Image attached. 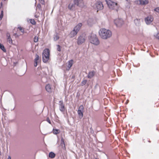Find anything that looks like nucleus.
<instances>
[{"label": "nucleus", "mask_w": 159, "mask_h": 159, "mask_svg": "<svg viewBox=\"0 0 159 159\" xmlns=\"http://www.w3.org/2000/svg\"><path fill=\"white\" fill-rule=\"evenodd\" d=\"M59 39V37L57 35H56L54 37V40L56 41V40H58Z\"/></svg>", "instance_id": "34"}, {"label": "nucleus", "mask_w": 159, "mask_h": 159, "mask_svg": "<svg viewBox=\"0 0 159 159\" xmlns=\"http://www.w3.org/2000/svg\"><path fill=\"white\" fill-rule=\"evenodd\" d=\"M95 72L94 71H91L89 72L87 77L89 79L92 78L94 75Z\"/></svg>", "instance_id": "14"}, {"label": "nucleus", "mask_w": 159, "mask_h": 159, "mask_svg": "<svg viewBox=\"0 0 159 159\" xmlns=\"http://www.w3.org/2000/svg\"><path fill=\"white\" fill-rule=\"evenodd\" d=\"M127 102L126 103V104H127L128 103V102H129V101L128 100H127Z\"/></svg>", "instance_id": "41"}, {"label": "nucleus", "mask_w": 159, "mask_h": 159, "mask_svg": "<svg viewBox=\"0 0 159 159\" xmlns=\"http://www.w3.org/2000/svg\"><path fill=\"white\" fill-rule=\"evenodd\" d=\"M7 40L8 39H10L11 40V42H12V39L11 38V36L9 34L7 33Z\"/></svg>", "instance_id": "31"}, {"label": "nucleus", "mask_w": 159, "mask_h": 159, "mask_svg": "<svg viewBox=\"0 0 159 159\" xmlns=\"http://www.w3.org/2000/svg\"><path fill=\"white\" fill-rule=\"evenodd\" d=\"M56 156V154L52 152H49V157L51 158H54Z\"/></svg>", "instance_id": "20"}, {"label": "nucleus", "mask_w": 159, "mask_h": 159, "mask_svg": "<svg viewBox=\"0 0 159 159\" xmlns=\"http://www.w3.org/2000/svg\"><path fill=\"white\" fill-rule=\"evenodd\" d=\"M34 42L36 43L38 41V38L36 36H35L34 39Z\"/></svg>", "instance_id": "26"}, {"label": "nucleus", "mask_w": 159, "mask_h": 159, "mask_svg": "<svg viewBox=\"0 0 159 159\" xmlns=\"http://www.w3.org/2000/svg\"><path fill=\"white\" fill-rule=\"evenodd\" d=\"M134 23L135 25L137 26H139L141 25L140 19L136 18L134 20Z\"/></svg>", "instance_id": "13"}, {"label": "nucleus", "mask_w": 159, "mask_h": 159, "mask_svg": "<svg viewBox=\"0 0 159 159\" xmlns=\"http://www.w3.org/2000/svg\"><path fill=\"white\" fill-rule=\"evenodd\" d=\"M7 159H11V157L10 156H8Z\"/></svg>", "instance_id": "39"}, {"label": "nucleus", "mask_w": 159, "mask_h": 159, "mask_svg": "<svg viewBox=\"0 0 159 159\" xmlns=\"http://www.w3.org/2000/svg\"><path fill=\"white\" fill-rule=\"evenodd\" d=\"M96 6L98 10H101L103 9V6L102 2L101 1H98L96 4Z\"/></svg>", "instance_id": "11"}, {"label": "nucleus", "mask_w": 159, "mask_h": 159, "mask_svg": "<svg viewBox=\"0 0 159 159\" xmlns=\"http://www.w3.org/2000/svg\"><path fill=\"white\" fill-rule=\"evenodd\" d=\"M61 143L62 145H62L63 144L64 146H65V142L64 141V139L62 137L61 139Z\"/></svg>", "instance_id": "30"}, {"label": "nucleus", "mask_w": 159, "mask_h": 159, "mask_svg": "<svg viewBox=\"0 0 159 159\" xmlns=\"http://www.w3.org/2000/svg\"><path fill=\"white\" fill-rule=\"evenodd\" d=\"M59 110L61 112H64L65 111V106L63 104L62 100L59 101Z\"/></svg>", "instance_id": "10"}, {"label": "nucleus", "mask_w": 159, "mask_h": 159, "mask_svg": "<svg viewBox=\"0 0 159 159\" xmlns=\"http://www.w3.org/2000/svg\"><path fill=\"white\" fill-rule=\"evenodd\" d=\"M45 89L48 92H51V86L49 84H48L45 86Z\"/></svg>", "instance_id": "19"}, {"label": "nucleus", "mask_w": 159, "mask_h": 159, "mask_svg": "<svg viewBox=\"0 0 159 159\" xmlns=\"http://www.w3.org/2000/svg\"><path fill=\"white\" fill-rule=\"evenodd\" d=\"M7 40L10 44H12V42H10L11 41L10 39H8Z\"/></svg>", "instance_id": "38"}, {"label": "nucleus", "mask_w": 159, "mask_h": 159, "mask_svg": "<svg viewBox=\"0 0 159 159\" xmlns=\"http://www.w3.org/2000/svg\"><path fill=\"white\" fill-rule=\"evenodd\" d=\"M87 80H83L81 83V85L82 86L85 85L87 83Z\"/></svg>", "instance_id": "23"}, {"label": "nucleus", "mask_w": 159, "mask_h": 159, "mask_svg": "<svg viewBox=\"0 0 159 159\" xmlns=\"http://www.w3.org/2000/svg\"><path fill=\"white\" fill-rule=\"evenodd\" d=\"M39 56L36 54V58L34 60V66L35 67H36L37 66V63L38 61L39 60Z\"/></svg>", "instance_id": "15"}, {"label": "nucleus", "mask_w": 159, "mask_h": 159, "mask_svg": "<svg viewBox=\"0 0 159 159\" xmlns=\"http://www.w3.org/2000/svg\"><path fill=\"white\" fill-rule=\"evenodd\" d=\"M46 120L50 124H51V121L49 119V117H47V119H46Z\"/></svg>", "instance_id": "36"}, {"label": "nucleus", "mask_w": 159, "mask_h": 159, "mask_svg": "<svg viewBox=\"0 0 159 159\" xmlns=\"http://www.w3.org/2000/svg\"><path fill=\"white\" fill-rule=\"evenodd\" d=\"M154 11L157 12L159 13V7L155 8L154 9Z\"/></svg>", "instance_id": "33"}, {"label": "nucleus", "mask_w": 159, "mask_h": 159, "mask_svg": "<svg viewBox=\"0 0 159 159\" xmlns=\"http://www.w3.org/2000/svg\"><path fill=\"white\" fill-rule=\"evenodd\" d=\"M86 39L85 35L83 34L79 36L77 39V43L78 45H81L84 42Z\"/></svg>", "instance_id": "5"}, {"label": "nucleus", "mask_w": 159, "mask_h": 159, "mask_svg": "<svg viewBox=\"0 0 159 159\" xmlns=\"http://www.w3.org/2000/svg\"><path fill=\"white\" fill-rule=\"evenodd\" d=\"M75 4H72L71 5L70 4H69V5L68 6V9H70V10H73L72 8L73 7H75Z\"/></svg>", "instance_id": "24"}, {"label": "nucleus", "mask_w": 159, "mask_h": 159, "mask_svg": "<svg viewBox=\"0 0 159 159\" xmlns=\"http://www.w3.org/2000/svg\"><path fill=\"white\" fill-rule=\"evenodd\" d=\"M115 24L117 27H120L124 24V21L122 19L118 18L114 20Z\"/></svg>", "instance_id": "6"}, {"label": "nucleus", "mask_w": 159, "mask_h": 159, "mask_svg": "<svg viewBox=\"0 0 159 159\" xmlns=\"http://www.w3.org/2000/svg\"><path fill=\"white\" fill-rule=\"evenodd\" d=\"M74 4L77 6L82 7L84 5L83 1V0H74Z\"/></svg>", "instance_id": "8"}, {"label": "nucleus", "mask_w": 159, "mask_h": 159, "mask_svg": "<svg viewBox=\"0 0 159 159\" xmlns=\"http://www.w3.org/2000/svg\"><path fill=\"white\" fill-rule=\"evenodd\" d=\"M95 159H97V158H95Z\"/></svg>", "instance_id": "46"}, {"label": "nucleus", "mask_w": 159, "mask_h": 159, "mask_svg": "<svg viewBox=\"0 0 159 159\" xmlns=\"http://www.w3.org/2000/svg\"><path fill=\"white\" fill-rule=\"evenodd\" d=\"M73 60H71L68 61V68L67 69V70H70V67L72 66L73 65Z\"/></svg>", "instance_id": "18"}, {"label": "nucleus", "mask_w": 159, "mask_h": 159, "mask_svg": "<svg viewBox=\"0 0 159 159\" xmlns=\"http://www.w3.org/2000/svg\"><path fill=\"white\" fill-rule=\"evenodd\" d=\"M4 0V1H6V0Z\"/></svg>", "instance_id": "45"}, {"label": "nucleus", "mask_w": 159, "mask_h": 159, "mask_svg": "<svg viewBox=\"0 0 159 159\" xmlns=\"http://www.w3.org/2000/svg\"><path fill=\"white\" fill-rule=\"evenodd\" d=\"M30 23L33 25H35L36 24V22L34 19H30Z\"/></svg>", "instance_id": "27"}, {"label": "nucleus", "mask_w": 159, "mask_h": 159, "mask_svg": "<svg viewBox=\"0 0 159 159\" xmlns=\"http://www.w3.org/2000/svg\"><path fill=\"white\" fill-rule=\"evenodd\" d=\"M36 8H38L39 10H40L41 11H42L41 5L40 3H38L37 4Z\"/></svg>", "instance_id": "25"}, {"label": "nucleus", "mask_w": 159, "mask_h": 159, "mask_svg": "<svg viewBox=\"0 0 159 159\" xmlns=\"http://www.w3.org/2000/svg\"><path fill=\"white\" fill-rule=\"evenodd\" d=\"M1 154V152L0 151V155Z\"/></svg>", "instance_id": "44"}, {"label": "nucleus", "mask_w": 159, "mask_h": 159, "mask_svg": "<svg viewBox=\"0 0 159 159\" xmlns=\"http://www.w3.org/2000/svg\"><path fill=\"white\" fill-rule=\"evenodd\" d=\"M53 133L55 134H57L59 133V130L57 129H53Z\"/></svg>", "instance_id": "22"}, {"label": "nucleus", "mask_w": 159, "mask_h": 159, "mask_svg": "<svg viewBox=\"0 0 159 159\" xmlns=\"http://www.w3.org/2000/svg\"><path fill=\"white\" fill-rule=\"evenodd\" d=\"M40 3L42 5H44V0H39Z\"/></svg>", "instance_id": "35"}, {"label": "nucleus", "mask_w": 159, "mask_h": 159, "mask_svg": "<svg viewBox=\"0 0 159 159\" xmlns=\"http://www.w3.org/2000/svg\"><path fill=\"white\" fill-rule=\"evenodd\" d=\"M148 142H150V141L149 140V141H148Z\"/></svg>", "instance_id": "42"}, {"label": "nucleus", "mask_w": 159, "mask_h": 159, "mask_svg": "<svg viewBox=\"0 0 159 159\" xmlns=\"http://www.w3.org/2000/svg\"><path fill=\"white\" fill-rule=\"evenodd\" d=\"M50 51L48 48L44 49L42 54V59L44 63L47 62L49 59Z\"/></svg>", "instance_id": "4"}, {"label": "nucleus", "mask_w": 159, "mask_h": 159, "mask_svg": "<svg viewBox=\"0 0 159 159\" xmlns=\"http://www.w3.org/2000/svg\"><path fill=\"white\" fill-rule=\"evenodd\" d=\"M90 42L95 45H98L99 44V41L97 35L94 34H92L89 37Z\"/></svg>", "instance_id": "3"}, {"label": "nucleus", "mask_w": 159, "mask_h": 159, "mask_svg": "<svg viewBox=\"0 0 159 159\" xmlns=\"http://www.w3.org/2000/svg\"><path fill=\"white\" fill-rule=\"evenodd\" d=\"M156 37L159 40V33L157 34Z\"/></svg>", "instance_id": "37"}, {"label": "nucleus", "mask_w": 159, "mask_h": 159, "mask_svg": "<svg viewBox=\"0 0 159 159\" xmlns=\"http://www.w3.org/2000/svg\"><path fill=\"white\" fill-rule=\"evenodd\" d=\"M77 32L73 30L70 33V35L71 37H73L75 36L77 34Z\"/></svg>", "instance_id": "17"}, {"label": "nucleus", "mask_w": 159, "mask_h": 159, "mask_svg": "<svg viewBox=\"0 0 159 159\" xmlns=\"http://www.w3.org/2000/svg\"><path fill=\"white\" fill-rule=\"evenodd\" d=\"M139 4L142 5H145L148 4L149 3L148 0H145L143 1V0H139Z\"/></svg>", "instance_id": "16"}, {"label": "nucleus", "mask_w": 159, "mask_h": 159, "mask_svg": "<svg viewBox=\"0 0 159 159\" xmlns=\"http://www.w3.org/2000/svg\"><path fill=\"white\" fill-rule=\"evenodd\" d=\"M153 20V18L151 16H148L145 18V20L147 25H149Z\"/></svg>", "instance_id": "9"}, {"label": "nucleus", "mask_w": 159, "mask_h": 159, "mask_svg": "<svg viewBox=\"0 0 159 159\" xmlns=\"http://www.w3.org/2000/svg\"><path fill=\"white\" fill-rule=\"evenodd\" d=\"M18 29L21 31V32L23 33H24V30L21 27L19 26L18 27Z\"/></svg>", "instance_id": "32"}, {"label": "nucleus", "mask_w": 159, "mask_h": 159, "mask_svg": "<svg viewBox=\"0 0 159 159\" xmlns=\"http://www.w3.org/2000/svg\"><path fill=\"white\" fill-rule=\"evenodd\" d=\"M105 1L110 9L115 10L117 12L118 11L119 6L117 2H115L111 0H106Z\"/></svg>", "instance_id": "2"}, {"label": "nucleus", "mask_w": 159, "mask_h": 159, "mask_svg": "<svg viewBox=\"0 0 159 159\" xmlns=\"http://www.w3.org/2000/svg\"><path fill=\"white\" fill-rule=\"evenodd\" d=\"M35 17H37L36 16V15H35Z\"/></svg>", "instance_id": "43"}, {"label": "nucleus", "mask_w": 159, "mask_h": 159, "mask_svg": "<svg viewBox=\"0 0 159 159\" xmlns=\"http://www.w3.org/2000/svg\"><path fill=\"white\" fill-rule=\"evenodd\" d=\"M82 25L81 23H79L74 27L73 30L78 33L80 30Z\"/></svg>", "instance_id": "12"}, {"label": "nucleus", "mask_w": 159, "mask_h": 159, "mask_svg": "<svg viewBox=\"0 0 159 159\" xmlns=\"http://www.w3.org/2000/svg\"><path fill=\"white\" fill-rule=\"evenodd\" d=\"M0 48L4 52H6V50L4 46L0 43Z\"/></svg>", "instance_id": "21"}, {"label": "nucleus", "mask_w": 159, "mask_h": 159, "mask_svg": "<svg viewBox=\"0 0 159 159\" xmlns=\"http://www.w3.org/2000/svg\"><path fill=\"white\" fill-rule=\"evenodd\" d=\"M57 50L58 52H61V47L59 45H57Z\"/></svg>", "instance_id": "28"}, {"label": "nucleus", "mask_w": 159, "mask_h": 159, "mask_svg": "<svg viewBox=\"0 0 159 159\" xmlns=\"http://www.w3.org/2000/svg\"><path fill=\"white\" fill-rule=\"evenodd\" d=\"M3 10H2L1 11V13L0 15V20H2V18H3Z\"/></svg>", "instance_id": "29"}, {"label": "nucleus", "mask_w": 159, "mask_h": 159, "mask_svg": "<svg viewBox=\"0 0 159 159\" xmlns=\"http://www.w3.org/2000/svg\"><path fill=\"white\" fill-rule=\"evenodd\" d=\"M84 107L82 105H80L78 109V113L80 118H81L83 117V111Z\"/></svg>", "instance_id": "7"}, {"label": "nucleus", "mask_w": 159, "mask_h": 159, "mask_svg": "<svg viewBox=\"0 0 159 159\" xmlns=\"http://www.w3.org/2000/svg\"><path fill=\"white\" fill-rule=\"evenodd\" d=\"M100 37L103 39H107L110 38L111 35V31L104 28L101 30L99 32Z\"/></svg>", "instance_id": "1"}, {"label": "nucleus", "mask_w": 159, "mask_h": 159, "mask_svg": "<svg viewBox=\"0 0 159 159\" xmlns=\"http://www.w3.org/2000/svg\"><path fill=\"white\" fill-rule=\"evenodd\" d=\"M1 6H2V2L1 3Z\"/></svg>", "instance_id": "40"}]
</instances>
